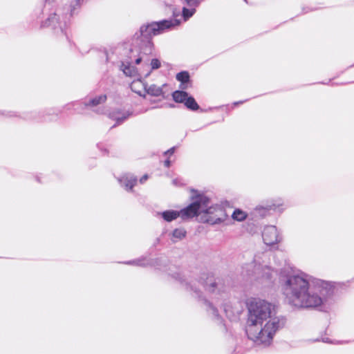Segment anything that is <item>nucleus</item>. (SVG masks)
I'll list each match as a JSON object with an SVG mask.
<instances>
[{
	"mask_svg": "<svg viewBox=\"0 0 354 354\" xmlns=\"http://www.w3.org/2000/svg\"><path fill=\"white\" fill-rule=\"evenodd\" d=\"M202 0H183L184 3H185L188 7H197Z\"/></svg>",
	"mask_w": 354,
	"mask_h": 354,
	"instance_id": "393cba45",
	"label": "nucleus"
},
{
	"mask_svg": "<svg viewBox=\"0 0 354 354\" xmlns=\"http://www.w3.org/2000/svg\"><path fill=\"white\" fill-rule=\"evenodd\" d=\"M138 84H142V82L140 81H138V82H133L131 84V89L137 93L138 94H139L140 96H143L145 97V94H142L141 91H136V86L138 85Z\"/></svg>",
	"mask_w": 354,
	"mask_h": 354,
	"instance_id": "bb28decb",
	"label": "nucleus"
},
{
	"mask_svg": "<svg viewBox=\"0 0 354 354\" xmlns=\"http://www.w3.org/2000/svg\"><path fill=\"white\" fill-rule=\"evenodd\" d=\"M186 286H187V289H189V284H186Z\"/></svg>",
	"mask_w": 354,
	"mask_h": 354,
	"instance_id": "473e14b6",
	"label": "nucleus"
},
{
	"mask_svg": "<svg viewBox=\"0 0 354 354\" xmlns=\"http://www.w3.org/2000/svg\"><path fill=\"white\" fill-rule=\"evenodd\" d=\"M80 6V0H75V1L72 2L71 5V13L70 16H73L75 14V10L77 8H79Z\"/></svg>",
	"mask_w": 354,
	"mask_h": 354,
	"instance_id": "a878e982",
	"label": "nucleus"
},
{
	"mask_svg": "<svg viewBox=\"0 0 354 354\" xmlns=\"http://www.w3.org/2000/svg\"><path fill=\"white\" fill-rule=\"evenodd\" d=\"M282 293L287 302L297 308L327 310L333 303L334 288L328 282L304 272L286 274L279 278Z\"/></svg>",
	"mask_w": 354,
	"mask_h": 354,
	"instance_id": "f257e3e1",
	"label": "nucleus"
},
{
	"mask_svg": "<svg viewBox=\"0 0 354 354\" xmlns=\"http://www.w3.org/2000/svg\"><path fill=\"white\" fill-rule=\"evenodd\" d=\"M131 115L129 112H125L122 114L121 116L115 117L114 119L116 120L117 124H120L127 119Z\"/></svg>",
	"mask_w": 354,
	"mask_h": 354,
	"instance_id": "b1692460",
	"label": "nucleus"
},
{
	"mask_svg": "<svg viewBox=\"0 0 354 354\" xmlns=\"http://www.w3.org/2000/svg\"><path fill=\"white\" fill-rule=\"evenodd\" d=\"M120 70L122 71L124 74L127 76L133 77L137 74L136 68L129 63L122 62L120 65Z\"/></svg>",
	"mask_w": 354,
	"mask_h": 354,
	"instance_id": "4468645a",
	"label": "nucleus"
},
{
	"mask_svg": "<svg viewBox=\"0 0 354 354\" xmlns=\"http://www.w3.org/2000/svg\"><path fill=\"white\" fill-rule=\"evenodd\" d=\"M282 205L283 203L280 198L263 202L262 204L259 205L254 208V214L261 217L265 216L269 211L275 210Z\"/></svg>",
	"mask_w": 354,
	"mask_h": 354,
	"instance_id": "0eeeda50",
	"label": "nucleus"
},
{
	"mask_svg": "<svg viewBox=\"0 0 354 354\" xmlns=\"http://www.w3.org/2000/svg\"><path fill=\"white\" fill-rule=\"evenodd\" d=\"M121 186L127 191H131L137 183V178L132 174H124L118 179Z\"/></svg>",
	"mask_w": 354,
	"mask_h": 354,
	"instance_id": "1a4fd4ad",
	"label": "nucleus"
},
{
	"mask_svg": "<svg viewBox=\"0 0 354 354\" xmlns=\"http://www.w3.org/2000/svg\"><path fill=\"white\" fill-rule=\"evenodd\" d=\"M225 221L224 218L217 217L214 218L209 216L208 218H207L206 221L212 225L218 224L223 222Z\"/></svg>",
	"mask_w": 354,
	"mask_h": 354,
	"instance_id": "5701e85b",
	"label": "nucleus"
},
{
	"mask_svg": "<svg viewBox=\"0 0 354 354\" xmlns=\"http://www.w3.org/2000/svg\"><path fill=\"white\" fill-rule=\"evenodd\" d=\"M174 151H175V147H171V149H168L167 151L165 152V155H167V154L171 155L174 153Z\"/></svg>",
	"mask_w": 354,
	"mask_h": 354,
	"instance_id": "cd10ccee",
	"label": "nucleus"
},
{
	"mask_svg": "<svg viewBox=\"0 0 354 354\" xmlns=\"http://www.w3.org/2000/svg\"><path fill=\"white\" fill-rule=\"evenodd\" d=\"M184 104L187 109H189L192 111H196L199 109V106L196 103V100L191 96L187 97Z\"/></svg>",
	"mask_w": 354,
	"mask_h": 354,
	"instance_id": "a211bd4d",
	"label": "nucleus"
},
{
	"mask_svg": "<svg viewBox=\"0 0 354 354\" xmlns=\"http://www.w3.org/2000/svg\"><path fill=\"white\" fill-rule=\"evenodd\" d=\"M176 80L181 84L180 88L182 90L187 89L188 88V82L189 81V74L187 71H181L176 75Z\"/></svg>",
	"mask_w": 354,
	"mask_h": 354,
	"instance_id": "f8f14e48",
	"label": "nucleus"
},
{
	"mask_svg": "<svg viewBox=\"0 0 354 354\" xmlns=\"http://www.w3.org/2000/svg\"><path fill=\"white\" fill-rule=\"evenodd\" d=\"M190 290H192L196 296H198V297H201V295L198 294V291L197 289H194L192 286H190Z\"/></svg>",
	"mask_w": 354,
	"mask_h": 354,
	"instance_id": "c756f323",
	"label": "nucleus"
},
{
	"mask_svg": "<svg viewBox=\"0 0 354 354\" xmlns=\"http://www.w3.org/2000/svg\"><path fill=\"white\" fill-rule=\"evenodd\" d=\"M196 12V8L189 7L187 8L184 6L182 10V15L185 21L188 20L190 17H192Z\"/></svg>",
	"mask_w": 354,
	"mask_h": 354,
	"instance_id": "aec40b11",
	"label": "nucleus"
},
{
	"mask_svg": "<svg viewBox=\"0 0 354 354\" xmlns=\"http://www.w3.org/2000/svg\"><path fill=\"white\" fill-rule=\"evenodd\" d=\"M145 88V93H147L149 95L154 97H164V92L162 91V86H158L156 84H151L147 86V84H143Z\"/></svg>",
	"mask_w": 354,
	"mask_h": 354,
	"instance_id": "9d476101",
	"label": "nucleus"
},
{
	"mask_svg": "<svg viewBox=\"0 0 354 354\" xmlns=\"http://www.w3.org/2000/svg\"><path fill=\"white\" fill-rule=\"evenodd\" d=\"M242 103V102H235L234 104H241Z\"/></svg>",
	"mask_w": 354,
	"mask_h": 354,
	"instance_id": "2f4dec72",
	"label": "nucleus"
},
{
	"mask_svg": "<svg viewBox=\"0 0 354 354\" xmlns=\"http://www.w3.org/2000/svg\"><path fill=\"white\" fill-rule=\"evenodd\" d=\"M162 218L167 222H171L177 218L180 217V211L167 210L159 213Z\"/></svg>",
	"mask_w": 354,
	"mask_h": 354,
	"instance_id": "ddd939ff",
	"label": "nucleus"
},
{
	"mask_svg": "<svg viewBox=\"0 0 354 354\" xmlns=\"http://www.w3.org/2000/svg\"><path fill=\"white\" fill-rule=\"evenodd\" d=\"M148 178V176L147 174L144 175L140 179V182L141 183H143L145 180H147Z\"/></svg>",
	"mask_w": 354,
	"mask_h": 354,
	"instance_id": "c85d7f7f",
	"label": "nucleus"
},
{
	"mask_svg": "<svg viewBox=\"0 0 354 354\" xmlns=\"http://www.w3.org/2000/svg\"><path fill=\"white\" fill-rule=\"evenodd\" d=\"M247 306L248 337L257 344L269 345L276 333L285 327L286 317L277 315L275 306L264 299H252Z\"/></svg>",
	"mask_w": 354,
	"mask_h": 354,
	"instance_id": "f03ea898",
	"label": "nucleus"
},
{
	"mask_svg": "<svg viewBox=\"0 0 354 354\" xmlns=\"http://www.w3.org/2000/svg\"><path fill=\"white\" fill-rule=\"evenodd\" d=\"M179 23L177 19H167L141 26L140 30L134 35V38L139 41L140 50L138 57L135 59V64H140L143 62L144 64L148 66L149 59L147 56L152 53L153 48V44L151 40V37L178 26Z\"/></svg>",
	"mask_w": 354,
	"mask_h": 354,
	"instance_id": "20e7f679",
	"label": "nucleus"
},
{
	"mask_svg": "<svg viewBox=\"0 0 354 354\" xmlns=\"http://www.w3.org/2000/svg\"><path fill=\"white\" fill-rule=\"evenodd\" d=\"M193 199L194 201L190 205L180 211L182 219H189L202 213L206 214H212L215 212L223 213V209L219 206H209V199L204 195H198Z\"/></svg>",
	"mask_w": 354,
	"mask_h": 354,
	"instance_id": "39448f33",
	"label": "nucleus"
},
{
	"mask_svg": "<svg viewBox=\"0 0 354 354\" xmlns=\"http://www.w3.org/2000/svg\"><path fill=\"white\" fill-rule=\"evenodd\" d=\"M247 216H248L247 213L240 209H236L232 214V218L234 221H239V222L245 220Z\"/></svg>",
	"mask_w": 354,
	"mask_h": 354,
	"instance_id": "f3484780",
	"label": "nucleus"
},
{
	"mask_svg": "<svg viewBox=\"0 0 354 354\" xmlns=\"http://www.w3.org/2000/svg\"><path fill=\"white\" fill-rule=\"evenodd\" d=\"M66 21H64V25L62 24V22L59 21V17L57 16L56 13L50 15L46 21L45 22V26H51L53 28H59L62 31L64 27L66 26Z\"/></svg>",
	"mask_w": 354,
	"mask_h": 354,
	"instance_id": "9b49d317",
	"label": "nucleus"
},
{
	"mask_svg": "<svg viewBox=\"0 0 354 354\" xmlns=\"http://www.w3.org/2000/svg\"><path fill=\"white\" fill-rule=\"evenodd\" d=\"M106 95H101L98 97H94V98L90 100L88 103L84 102V106H95L98 104L104 103L106 101Z\"/></svg>",
	"mask_w": 354,
	"mask_h": 354,
	"instance_id": "dca6fc26",
	"label": "nucleus"
},
{
	"mask_svg": "<svg viewBox=\"0 0 354 354\" xmlns=\"http://www.w3.org/2000/svg\"><path fill=\"white\" fill-rule=\"evenodd\" d=\"M201 283L209 297V300L205 299V303L208 307L207 310L211 311L214 316L218 317L217 307H221L223 308L230 319H238L242 312L241 302L232 303L230 301L225 286L220 281H217L213 276H206L205 279L201 277Z\"/></svg>",
	"mask_w": 354,
	"mask_h": 354,
	"instance_id": "7ed1b4c3",
	"label": "nucleus"
},
{
	"mask_svg": "<svg viewBox=\"0 0 354 354\" xmlns=\"http://www.w3.org/2000/svg\"><path fill=\"white\" fill-rule=\"evenodd\" d=\"M243 272L245 275H253L255 274L258 277L266 278L270 279L276 273V272L267 266H263L257 261V257L254 260L248 264H245L243 267Z\"/></svg>",
	"mask_w": 354,
	"mask_h": 354,
	"instance_id": "423d86ee",
	"label": "nucleus"
},
{
	"mask_svg": "<svg viewBox=\"0 0 354 354\" xmlns=\"http://www.w3.org/2000/svg\"><path fill=\"white\" fill-rule=\"evenodd\" d=\"M173 241L183 239L186 236V231L183 228L175 229L172 232Z\"/></svg>",
	"mask_w": 354,
	"mask_h": 354,
	"instance_id": "6ab92c4d",
	"label": "nucleus"
},
{
	"mask_svg": "<svg viewBox=\"0 0 354 354\" xmlns=\"http://www.w3.org/2000/svg\"><path fill=\"white\" fill-rule=\"evenodd\" d=\"M263 242L266 245H274L280 241L277 227L274 225L266 226L262 232Z\"/></svg>",
	"mask_w": 354,
	"mask_h": 354,
	"instance_id": "6e6552de",
	"label": "nucleus"
},
{
	"mask_svg": "<svg viewBox=\"0 0 354 354\" xmlns=\"http://www.w3.org/2000/svg\"><path fill=\"white\" fill-rule=\"evenodd\" d=\"M160 66H161V63L159 59H152L150 62L151 69L146 73L145 77H148L149 75V74L151 73V71L159 68L160 67Z\"/></svg>",
	"mask_w": 354,
	"mask_h": 354,
	"instance_id": "412c9836",
	"label": "nucleus"
},
{
	"mask_svg": "<svg viewBox=\"0 0 354 354\" xmlns=\"http://www.w3.org/2000/svg\"><path fill=\"white\" fill-rule=\"evenodd\" d=\"M164 164L165 167H169L170 166V161L169 160H166Z\"/></svg>",
	"mask_w": 354,
	"mask_h": 354,
	"instance_id": "7c9ffc66",
	"label": "nucleus"
},
{
	"mask_svg": "<svg viewBox=\"0 0 354 354\" xmlns=\"http://www.w3.org/2000/svg\"><path fill=\"white\" fill-rule=\"evenodd\" d=\"M144 261H145V259H136L133 261H128L127 263V264L138 266H146L149 265L148 263H145Z\"/></svg>",
	"mask_w": 354,
	"mask_h": 354,
	"instance_id": "4be33fe9",
	"label": "nucleus"
},
{
	"mask_svg": "<svg viewBox=\"0 0 354 354\" xmlns=\"http://www.w3.org/2000/svg\"><path fill=\"white\" fill-rule=\"evenodd\" d=\"M188 94L184 91H176L172 93L173 100L177 103H184Z\"/></svg>",
	"mask_w": 354,
	"mask_h": 354,
	"instance_id": "2eb2a0df",
	"label": "nucleus"
}]
</instances>
